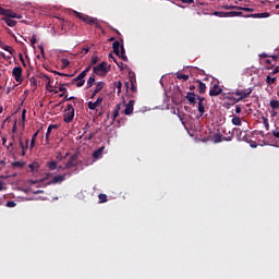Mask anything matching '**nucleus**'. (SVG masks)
Returning a JSON list of instances; mask_svg holds the SVG:
<instances>
[{"instance_id":"f257e3e1","label":"nucleus","mask_w":279,"mask_h":279,"mask_svg":"<svg viewBox=\"0 0 279 279\" xmlns=\"http://www.w3.org/2000/svg\"><path fill=\"white\" fill-rule=\"evenodd\" d=\"M110 69L111 66L108 65V62L102 61L100 64L93 68V73L95 75H99L100 77H104L108 75V73L110 72Z\"/></svg>"},{"instance_id":"0eeeda50","label":"nucleus","mask_w":279,"mask_h":279,"mask_svg":"<svg viewBox=\"0 0 279 279\" xmlns=\"http://www.w3.org/2000/svg\"><path fill=\"white\" fill-rule=\"evenodd\" d=\"M84 74H82V72L76 76L74 77L72 81H71V84H75V86L77 88H82V86H84V84H86V80H84Z\"/></svg>"},{"instance_id":"5701e85b","label":"nucleus","mask_w":279,"mask_h":279,"mask_svg":"<svg viewBox=\"0 0 279 279\" xmlns=\"http://www.w3.org/2000/svg\"><path fill=\"white\" fill-rule=\"evenodd\" d=\"M20 147L22 149V156H25V150L29 148V140L26 138V145L20 140Z\"/></svg>"},{"instance_id":"39448f33","label":"nucleus","mask_w":279,"mask_h":279,"mask_svg":"<svg viewBox=\"0 0 279 279\" xmlns=\"http://www.w3.org/2000/svg\"><path fill=\"white\" fill-rule=\"evenodd\" d=\"M0 15L7 16V19H22L21 15L16 14V12L10 9H3L2 7H0Z\"/></svg>"},{"instance_id":"f03ea898","label":"nucleus","mask_w":279,"mask_h":279,"mask_svg":"<svg viewBox=\"0 0 279 279\" xmlns=\"http://www.w3.org/2000/svg\"><path fill=\"white\" fill-rule=\"evenodd\" d=\"M112 49H113V53H116V56L121 58V60H123V62H128V56H125V48L123 47V45H121V43L114 41L112 45Z\"/></svg>"},{"instance_id":"f704fd0d","label":"nucleus","mask_w":279,"mask_h":279,"mask_svg":"<svg viewBox=\"0 0 279 279\" xmlns=\"http://www.w3.org/2000/svg\"><path fill=\"white\" fill-rule=\"evenodd\" d=\"M266 83L268 84V86H271V84H276V77H271L270 75H268L266 77Z\"/></svg>"},{"instance_id":"412c9836","label":"nucleus","mask_w":279,"mask_h":279,"mask_svg":"<svg viewBox=\"0 0 279 279\" xmlns=\"http://www.w3.org/2000/svg\"><path fill=\"white\" fill-rule=\"evenodd\" d=\"M2 21L7 23L8 27H16V21L10 19V17H2Z\"/></svg>"},{"instance_id":"7ed1b4c3","label":"nucleus","mask_w":279,"mask_h":279,"mask_svg":"<svg viewBox=\"0 0 279 279\" xmlns=\"http://www.w3.org/2000/svg\"><path fill=\"white\" fill-rule=\"evenodd\" d=\"M253 88L250 87L247 89H238L235 92H233V95H236V101H243V99H247V97H250V95H252L253 93Z\"/></svg>"},{"instance_id":"79ce46f5","label":"nucleus","mask_w":279,"mask_h":279,"mask_svg":"<svg viewBox=\"0 0 279 279\" xmlns=\"http://www.w3.org/2000/svg\"><path fill=\"white\" fill-rule=\"evenodd\" d=\"M109 58H111L116 62V64H118L119 69L121 71H123V62H121V63L117 62V59H114V57L112 54H109Z\"/></svg>"},{"instance_id":"8fccbe9b","label":"nucleus","mask_w":279,"mask_h":279,"mask_svg":"<svg viewBox=\"0 0 279 279\" xmlns=\"http://www.w3.org/2000/svg\"><path fill=\"white\" fill-rule=\"evenodd\" d=\"M90 72V65H88L83 72H81L82 74H84V77H86V75H88V73Z\"/></svg>"},{"instance_id":"f3484780","label":"nucleus","mask_w":279,"mask_h":279,"mask_svg":"<svg viewBox=\"0 0 279 279\" xmlns=\"http://www.w3.org/2000/svg\"><path fill=\"white\" fill-rule=\"evenodd\" d=\"M246 19H269V13L264 12V13H253L248 14Z\"/></svg>"},{"instance_id":"423d86ee","label":"nucleus","mask_w":279,"mask_h":279,"mask_svg":"<svg viewBox=\"0 0 279 279\" xmlns=\"http://www.w3.org/2000/svg\"><path fill=\"white\" fill-rule=\"evenodd\" d=\"M12 77H14L15 82H19V84H23V68L21 66L13 68Z\"/></svg>"},{"instance_id":"774afa93","label":"nucleus","mask_w":279,"mask_h":279,"mask_svg":"<svg viewBox=\"0 0 279 279\" xmlns=\"http://www.w3.org/2000/svg\"><path fill=\"white\" fill-rule=\"evenodd\" d=\"M270 56L269 54H267V53H265V52H263L262 54H259V58H269Z\"/></svg>"},{"instance_id":"bf43d9fd","label":"nucleus","mask_w":279,"mask_h":279,"mask_svg":"<svg viewBox=\"0 0 279 279\" xmlns=\"http://www.w3.org/2000/svg\"><path fill=\"white\" fill-rule=\"evenodd\" d=\"M196 99H198V104H204V101H206V98L202 96H196Z\"/></svg>"},{"instance_id":"9d476101","label":"nucleus","mask_w":279,"mask_h":279,"mask_svg":"<svg viewBox=\"0 0 279 279\" xmlns=\"http://www.w3.org/2000/svg\"><path fill=\"white\" fill-rule=\"evenodd\" d=\"M221 93H223V89L221 88V86H219V84H215L209 90V96L218 97V95H221Z\"/></svg>"},{"instance_id":"2eb2a0df","label":"nucleus","mask_w":279,"mask_h":279,"mask_svg":"<svg viewBox=\"0 0 279 279\" xmlns=\"http://www.w3.org/2000/svg\"><path fill=\"white\" fill-rule=\"evenodd\" d=\"M75 118V110L64 111L63 121L64 123H71Z\"/></svg>"},{"instance_id":"20e7f679","label":"nucleus","mask_w":279,"mask_h":279,"mask_svg":"<svg viewBox=\"0 0 279 279\" xmlns=\"http://www.w3.org/2000/svg\"><path fill=\"white\" fill-rule=\"evenodd\" d=\"M78 158H80V155L77 154H73L72 156H70L63 169H73V167H78L80 165V162L77 161Z\"/></svg>"},{"instance_id":"dca6fc26","label":"nucleus","mask_w":279,"mask_h":279,"mask_svg":"<svg viewBox=\"0 0 279 279\" xmlns=\"http://www.w3.org/2000/svg\"><path fill=\"white\" fill-rule=\"evenodd\" d=\"M134 100H130L126 105H125V109L123 110V113L126 116H130L134 112Z\"/></svg>"},{"instance_id":"de8ad7c7","label":"nucleus","mask_w":279,"mask_h":279,"mask_svg":"<svg viewBox=\"0 0 279 279\" xmlns=\"http://www.w3.org/2000/svg\"><path fill=\"white\" fill-rule=\"evenodd\" d=\"M16 206V203L14 202V201H9L8 203H7V207L8 208H14Z\"/></svg>"},{"instance_id":"bb28decb","label":"nucleus","mask_w":279,"mask_h":279,"mask_svg":"<svg viewBox=\"0 0 279 279\" xmlns=\"http://www.w3.org/2000/svg\"><path fill=\"white\" fill-rule=\"evenodd\" d=\"M269 106L272 110H279V100H270Z\"/></svg>"},{"instance_id":"5fc2aeb1","label":"nucleus","mask_w":279,"mask_h":279,"mask_svg":"<svg viewBox=\"0 0 279 279\" xmlns=\"http://www.w3.org/2000/svg\"><path fill=\"white\" fill-rule=\"evenodd\" d=\"M131 90L132 93H136V86L134 85V81L131 78Z\"/></svg>"},{"instance_id":"4d7b16f0","label":"nucleus","mask_w":279,"mask_h":279,"mask_svg":"<svg viewBox=\"0 0 279 279\" xmlns=\"http://www.w3.org/2000/svg\"><path fill=\"white\" fill-rule=\"evenodd\" d=\"M63 97H64V101H73V99H75L74 96L69 97V95H65Z\"/></svg>"},{"instance_id":"9b49d317","label":"nucleus","mask_w":279,"mask_h":279,"mask_svg":"<svg viewBox=\"0 0 279 279\" xmlns=\"http://www.w3.org/2000/svg\"><path fill=\"white\" fill-rule=\"evenodd\" d=\"M105 87H106V83L105 82H97L96 83V87H95L94 92L92 93L90 99H95V97H97V94L100 90H104Z\"/></svg>"},{"instance_id":"37998d69","label":"nucleus","mask_w":279,"mask_h":279,"mask_svg":"<svg viewBox=\"0 0 279 279\" xmlns=\"http://www.w3.org/2000/svg\"><path fill=\"white\" fill-rule=\"evenodd\" d=\"M59 93H66V87H64V83H59Z\"/></svg>"},{"instance_id":"473e14b6","label":"nucleus","mask_w":279,"mask_h":279,"mask_svg":"<svg viewBox=\"0 0 279 279\" xmlns=\"http://www.w3.org/2000/svg\"><path fill=\"white\" fill-rule=\"evenodd\" d=\"M223 141V136L219 133L214 135V143H221Z\"/></svg>"},{"instance_id":"393cba45","label":"nucleus","mask_w":279,"mask_h":279,"mask_svg":"<svg viewBox=\"0 0 279 279\" xmlns=\"http://www.w3.org/2000/svg\"><path fill=\"white\" fill-rule=\"evenodd\" d=\"M40 131H37L33 134L32 140H31V149H34L36 147V138H38V133Z\"/></svg>"},{"instance_id":"c756f323","label":"nucleus","mask_w":279,"mask_h":279,"mask_svg":"<svg viewBox=\"0 0 279 279\" xmlns=\"http://www.w3.org/2000/svg\"><path fill=\"white\" fill-rule=\"evenodd\" d=\"M12 167H14L15 169H23L25 167V163L21 161H14L12 163Z\"/></svg>"},{"instance_id":"cd10ccee","label":"nucleus","mask_w":279,"mask_h":279,"mask_svg":"<svg viewBox=\"0 0 279 279\" xmlns=\"http://www.w3.org/2000/svg\"><path fill=\"white\" fill-rule=\"evenodd\" d=\"M120 110H121V105H117L112 114L113 121L117 119V117H119Z\"/></svg>"},{"instance_id":"f8f14e48","label":"nucleus","mask_w":279,"mask_h":279,"mask_svg":"<svg viewBox=\"0 0 279 279\" xmlns=\"http://www.w3.org/2000/svg\"><path fill=\"white\" fill-rule=\"evenodd\" d=\"M233 134H235L238 141H247V133L241 131V129H233Z\"/></svg>"},{"instance_id":"4468645a","label":"nucleus","mask_w":279,"mask_h":279,"mask_svg":"<svg viewBox=\"0 0 279 279\" xmlns=\"http://www.w3.org/2000/svg\"><path fill=\"white\" fill-rule=\"evenodd\" d=\"M185 99H187L190 106H195V104H197V95H195L193 92H189Z\"/></svg>"},{"instance_id":"a211bd4d","label":"nucleus","mask_w":279,"mask_h":279,"mask_svg":"<svg viewBox=\"0 0 279 279\" xmlns=\"http://www.w3.org/2000/svg\"><path fill=\"white\" fill-rule=\"evenodd\" d=\"M106 149V146H101L100 148H98L97 150H95L93 153V158H95V160H99V158H101L104 156V150Z\"/></svg>"},{"instance_id":"4be33fe9","label":"nucleus","mask_w":279,"mask_h":279,"mask_svg":"<svg viewBox=\"0 0 279 279\" xmlns=\"http://www.w3.org/2000/svg\"><path fill=\"white\" fill-rule=\"evenodd\" d=\"M71 156V153H66L65 155H62V153H59L56 157L57 162H62V160H66Z\"/></svg>"},{"instance_id":"6ab92c4d","label":"nucleus","mask_w":279,"mask_h":279,"mask_svg":"<svg viewBox=\"0 0 279 279\" xmlns=\"http://www.w3.org/2000/svg\"><path fill=\"white\" fill-rule=\"evenodd\" d=\"M52 130H58V124H50L47 129V132H46V141L47 143H49V136H51V131Z\"/></svg>"},{"instance_id":"ea45409f","label":"nucleus","mask_w":279,"mask_h":279,"mask_svg":"<svg viewBox=\"0 0 279 279\" xmlns=\"http://www.w3.org/2000/svg\"><path fill=\"white\" fill-rule=\"evenodd\" d=\"M61 64H62V69H66V66H69V64H71V61H69V59H61Z\"/></svg>"},{"instance_id":"864d4df0","label":"nucleus","mask_w":279,"mask_h":279,"mask_svg":"<svg viewBox=\"0 0 279 279\" xmlns=\"http://www.w3.org/2000/svg\"><path fill=\"white\" fill-rule=\"evenodd\" d=\"M37 40H36V35H33L31 38V45L32 47H34V45H36Z\"/></svg>"},{"instance_id":"aec40b11","label":"nucleus","mask_w":279,"mask_h":279,"mask_svg":"<svg viewBox=\"0 0 279 279\" xmlns=\"http://www.w3.org/2000/svg\"><path fill=\"white\" fill-rule=\"evenodd\" d=\"M196 84H198V93L204 95L206 93V84L199 80L196 81Z\"/></svg>"},{"instance_id":"09e8293b","label":"nucleus","mask_w":279,"mask_h":279,"mask_svg":"<svg viewBox=\"0 0 279 279\" xmlns=\"http://www.w3.org/2000/svg\"><path fill=\"white\" fill-rule=\"evenodd\" d=\"M227 99L229 101H232V104H239L240 100H236V98L232 97V96H227Z\"/></svg>"},{"instance_id":"4c0bfd02","label":"nucleus","mask_w":279,"mask_h":279,"mask_svg":"<svg viewBox=\"0 0 279 279\" xmlns=\"http://www.w3.org/2000/svg\"><path fill=\"white\" fill-rule=\"evenodd\" d=\"M214 16H230V13H227V12H219V11H215L214 12Z\"/></svg>"},{"instance_id":"13d9d810","label":"nucleus","mask_w":279,"mask_h":279,"mask_svg":"<svg viewBox=\"0 0 279 279\" xmlns=\"http://www.w3.org/2000/svg\"><path fill=\"white\" fill-rule=\"evenodd\" d=\"M97 62H99V57H93L90 64H96Z\"/></svg>"},{"instance_id":"a18cd8bd","label":"nucleus","mask_w":279,"mask_h":279,"mask_svg":"<svg viewBox=\"0 0 279 279\" xmlns=\"http://www.w3.org/2000/svg\"><path fill=\"white\" fill-rule=\"evenodd\" d=\"M116 88L118 89V94L121 93V87L123 86V84L121 83V81H118L114 83Z\"/></svg>"},{"instance_id":"603ef678","label":"nucleus","mask_w":279,"mask_h":279,"mask_svg":"<svg viewBox=\"0 0 279 279\" xmlns=\"http://www.w3.org/2000/svg\"><path fill=\"white\" fill-rule=\"evenodd\" d=\"M182 3H186L187 5H192V3H195V0H180Z\"/></svg>"},{"instance_id":"7c9ffc66","label":"nucleus","mask_w":279,"mask_h":279,"mask_svg":"<svg viewBox=\"0 0 279 279\" xmlns=\"http://www.w3.org/2000/svg\"><path fill=\"white\" fill-rule=\"evenodd\" d=\"M28 167H29L31 171L34 173V172L38 171L39 166H38V162H33V163L28 165Z\"/></svg>"},{"instance_id":"338daca9","label":"nucleus","mask_w":279,"mask_h":279,"mask_svg":"<svg viewBox=\"0 0 279 279\" xmlns=\"http://www.w3.org/2000/svg\"><path fill=\"white\" fill-rule=\"evenodd\" d=\"M235 113H236V114H241V107H240V106H236V107H235Z\"/></svg>"},{"instance_id":"052dcab7","label":"nucleus","mask_w":279,"mask_h":279,"mask_svg":"<svg viewBox=\"0 0 279 279\" xmlns=\"http://www.w3.org/2000/svg\"><path fill=\"white\" fill-rule=\"evenodd\" d=\"M27 112V110H23L22 111V121H23V125H25V113Z\"/></svg>"},{"instance_id":"1a4fd4ad","label":"nucleus","mask_w":279,"mask_h":279,"mask_svg":"<svg viewBox=\"0 0 279 279\" xmlns=\"http://www.w3.org/2000/svg\"><path fill=\"white\" fill-rule=\"evenodd\" d=\"M66 175H69V178H71V172L53 177L52 180L49 182V184H62V182H64V180H66Z\"/></svg>"},{"instance_id":"b1692460","label":"nucleus","mask_w":279,"mask_h":279,"mask_svg":"<svg viewBox=\"0 0 279 279\" xmlns=\"http://www.w3.org/2000/svg\"><path fill=\"white\" fill-rule=\"evenodd\" d=\"M0 47H1V49H3L4 51H8V53H10L11 56H14V53H16V50H14V49L12 48V46H3V44H2V45H0Z\"/></svg>"},{"instance_id":"a19ab883","label":"nucleus","mask_w":279,"mask_h":279,"mask_svg":"<svg viewBox=\"0 0 279 279\" xmlns=\"http://www.w3.org/2000/svg\"><path fill=\"white\" fill-rule=\"evenodd\" d=\"M44 77H46V80H47V84H46V88H47V90H51V78L49 77V76H47V75H44Z\"/></svg>"},{"instance_id":"ddd939ff","label":"nucleus","mask_w":279,"mask_h":279,"mask_svg":"<svg viewBox=\"0 0 279 279\" xmlns=\"http://www.w3.org/2000/svg\"><path fill=\"white\" fill-rule=\"evenodd\" d=\"M104 104V97H98L95 102L89 101L87 104L89 110H97L98 106H101Z\"/></svg>"},{"instance_id":"6e6552de","label":"nucleus","mask_w":279,"mask_h":279,"mask_svg":"<svg viewBox=\"0 0 279 279\" xmlns=\"http://www.w3.org/2000/svg\"><path fill=\"white\" fill-rule=\"evenodd\" d=\"M76 16L81 19L84 23H87V25H95L97 23V19H93L88 15H82L80 12H75Z\"/></svg>"},{"instance_id":"e2e57ef3","label":"nucleus","mask_w":279,"mask_h":279,"mask_svg":"<svg viewBox=\"0 0 279 279\" xmlns=\"http://www.w3.org/2000/svg\"><path fill=\"white\" fill-rule=\"evenodd\" d=\"M276 73H279V65H277L274 71L271 72V75H276Z\"/></svg>"},{"instance_id":"49530a36","label":"nucleus","mask_w":279,"mask_h":279,"mask_svg":"<svg viewBox=\"0 0 279 279\" xmlns=\"http://www.w3.org/2000/svg\"><path fill=\"white\" fill-rule=\"evenodd\" d=\"M223 9H225V10H239V7L226 4V5H223Z\"/></svg>"},{"instance_id":"2f4dec72","label":"nucleus","mask_w":279,"mask_h":279,"mask_svg":"<svg viewBox=\"0 0 279 279\" xmlns=\"http://www.w3.org/2000/svg\"><path fill=\"white\" fill-rule=\"evenodd\" d=\"M187 74L177 73V80H184V82L189 81Z\"/></svg>"},{"instance_id":"58836bf2","label":"nucleus","mask_w":279,"mask_h":279,"mask_svg":"<svg viewBox=\"0 0 279 279\" xmlns=\"http://www.w3.org/2000/svg\"><path fill=\"white\" fill-rule=\"evenodd\" d=\"M231 123L233 125H241V118H239V117L232 118Z\"/></svg>"},{"instance_id":"680f3d73","label":"nucleus","mask_w":279,"mask_h":279,"mask_svg":"<svg viewBox=\"0 0 279 279\" xmlns=\"http://www.w3.org/2000/svg\"><path fill=\"white\" fill-rule=\"evenodd\" d=\"M230 14H235V16H243V12H229Z\"/></svg>"},{"instance_id":"0e129e2a","label":"nucleus","mask_w":279,"mask_h":279,"mask_svg":"<svg viewBox=\"0 0 279 279\" xmlns=\"http://www.w3.org/2000/svg\"><path fill=\"white\" fill-rule=\"evenodd\" d=\"M38 48L40 50L41 56L45 57V47L38 46Z\"/></svg>"},{"instance_id":"c85d7f7f","label":"nucleus","mask_w":279,"mask_h":279,"mask_svg":"<svg viewBox=\"0 0 279 279\" xmlns=\"http://www.w3.org/2000/svg\"><path fill=\"white\" fill-rule=\"evenodd\" d=\"M95 84V74H93L92 76H89V78L87 80V88H92V86Z\"/></svg>"},{"instance_id":"6e6d98bb","label":"nucleus","mask_w":279,"mask_h":279,"mask_svg":"<svg viewBox=\"0 0 279 279\" xmlns=\"http://www.w3.org/2000/svg\"><path fill=\"white\" fill-rule=\"evenodd\" d=\"M73 110H75V109L73 108V105H68V106H66V109H65V112H73Z\"/></svg>"},{"instance_id":"c9c22d12","label":"nucleus","mask_w":279,"mask_h":279,"mask_svg":"<svg viewBox=\"0 0 279 279\" xmlns=\"http://www.w3.org/2000/svg\"><path fill=\"white\" fill-rule=\"evenodd\" d=\"M98 198L100 199V204H106V202H108V195L106 194H99Z\"/></svg>"},{"instance_id":"72a5a7b5","label":"nucleus","mask_w":279,"mask_h":279,"mask_svg":"<svg viewBox=\"0 0 279 279\" xmlns=\"http://www.w3.org/2000/svg\"><path fill=\"white\" fill-rule=\"evenodd\" d=\"M198 112L201 117L206 112V107H204V102H198Z\"/></svg>"},{"instance_id":"c03bdc74","label":"nucleus","mask_w":279,"mask_h":279,"mask_svg":"<svg viewBox=\"0 0 279 279\" xmlns=\"http://www.w3.org/2000/svg\"><path fill=\"white\" fill-rule=\"evenodd\" d=\"M238 10H242L243 12H254V9L245 7H238Z\"/></svg>"},{"instance_id":"3c124183","label":"nucleus","mask_w":279,"mask_h":279,"mask_svg":"<svg viewBox=\"0 0 279 279\" xmlns=\"http://www.w3.org/2000/svg\"><path fill=\"white\" fill-rule=\"evenodd\" d=\"M29 82H31V84H33V86H37V84H38V82L36 81V77H34V76H32L29 78Z\"/></svg>"},{"instance_id":"69168bd1","label":"nucleus","mask_w":279,"mask_h":279,"mask_svg":"<svg viewBox=\"0 0 279 279\" xmlns=\"http://www.w3.org/2000/svg\"><path fill=\"white\" fill-rule=\"evenodd\" d=\"M272 136H275V138H279V131H274Z\"/></svg>"},{"instance_id":"a878e982","label":"nucleus","mask_w":279,"mask_h":279,"mask_svg":"<svg viewBox=\"0 0 279 279\" xmlns=\"http://www.w3.org/2000/svg\"><path fill=\"white\" fill-rule=\"evenodd\" d=\"M49 171H56L58 169V161H50L47 163Z\"/></svg>"},{"instance_id":"e433bc0d","label":"nucleus","mask_w":279,"mask_h":279,"mask_svg":"<svg viewBox=\"0 0 279 279\" xmlns=\"http://www.w3.org/2000/svg\"><path fill=\"white\" fill-rule=\"evenodd\" d=\"M262 120L266 128V131L269 132V119H267L266 117H262Z\"/></svg>"}]
</instances>
